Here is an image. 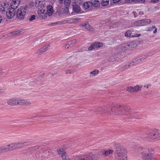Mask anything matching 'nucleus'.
Here are the masks:
<instances>
[{"instance_id":"f257e3e1","label":"nucleus","mask_w":160,"mask_h":160,"mask_svg":"<svg viewBox=\"0 0 160 160\" xmlns=\"http://www.w3.org/2000/svg\"><path fill=\"white\" fill-rule=\"evenodd\" d=\"M114 152L113 150L108 149L106 150H101L93 152L92 153L82 156L79 157L78 160H94L99 159L101 157L104 156H108Z\"/></svg>"},{"instance_id":"f03ea898","label":"nucleus","mask_w":160,"mask_h":160,"mask_svg":"<svg viewBox=\"0 0 160 160\" xmlns=\"http://www.w3.org/2000/svg\"><path fill=\"white\" fill-rule=\"evenodd\" d=\"M135 150L136 152L141 153L143 160H157L152 155L153 151L147 146L137 147L135 148Z\"/></svg>"},{"instance_id":"7ed1b4c3","label":"nucleus","mask_w":160,"mask_h":160,"mask_svg":"<svg viewBox=\"0 0 160 160\" xmlns=\"http://www.w3.org/2000/svg\"><path fill=\"white\" fill-rule=\"evenodd\" d=\"M114 149L115 154L118 156L119 160L127 159V151L123 146L120 144H116Z\"/></svg>"},{"instance_id":"20e7f679","label":"nucleus","mask_w":160,"mask_h":160,"mask_svg":"<svg viewBox=\"0 0 160 160\" xmlns=\"http://www.w3.org/2000/svg\"><path fill=\"white\" fill-rule=\"evenodd\" d=\"M21 0H12V6L9 8L6 12V15L8 19H11L15 15L16 11L15 9L17 8L20 3Z\"/></svg>"},{"instance_id":"39448f33","label":"nucleus","mask_w":160,"mask_h":160,"mask_svg":"<svg viewBox=\"0 0 160 160\" xmlns=\"http://www.w3.org/2000/svg\"><path fill=\"white\" fill-rule=\"evenodd\" d=\"M8 104L10 106L28 105L31 104V102L27 100H23L21 98H13L10 99L7 101Z\"/></svg>"},{"instance_id":"423d86ee","label":"nucleus","mask_w":160,"mask_h":160,"mask_svg":"<svg viewBox=\"0 0 160 160\" xmlns=\"http://www.w3.org/2000/svg\"><path fill=\"white\" fill-rule=\"evenodd\" d=\"M146 140L154 141L160 139V133L156 129L151 130L144 135Z\"/></svg>"},{"instance_id":"0eeeda50","label":"nucleus","mask_w":160,"mask_h":160,"mask_svg":"<svg viewBox=\"0 0 160 160\" xmlns=\"http://www.w3.org/2000/svg\"><path fill=\"white\" fill-rule=\"evenodd\" d=\"M26 142H19L17 143H13L9 144L7 145L8 146V151H11L15 149L19 148L25 145Z\"/></svg>"},{"instance_id":"6e6552de","label":"nucleus","mask_w":160,"mask_h":160,"mask_svg":"<svg viewBox=\"0 0 160 160\" xmlns=\"http://www.w3.org/2000/svg\"><path fill=\"white\" fill-rule=\"evenodd\" d=\"M136 43L134 41H132L128 44L122 45L120 48L123 51L129 50L136 46Z\"/></svg>"},{"instance_id":"1a4fd4ad","label":"nucleus","mask_w":160,"mask_h":160,"mask_svg":"<svg viewBox=\"0 0 160 160\" xmlns=\"http://www.w3.org/2000/svg\"><path fill=\"white\" fill-rule=\"evenodd\" d=\"M26 13L25 9L20 8L17 10V16L18 19L22 20L24 18Z\"/></svg>"},{"instance_id":"9d476101","label":"nucleus","mask_w":160,"mask_h":160,"mask_svg":"<svg viewBox=\"0 0 160 160\" xmlns=\"http://www.w3.org/2000/svg\"><path fill=\"white\" fill-rule=\"evenodd\" d=\"M123 106L117 105L113 107V115L122 114Z\"/></svg>"},{"instance_id":"9b49d317","label":"nucleus","mask_w":160,"mask_h":160,"mask_svg":"<svg viewBox=\"0 0 160 160\" xmlns=\"http://www.w3.org/2000/svg\"><path fill=\"white\" fill-rule=\"evenodd\" d=\"M151 22V20L150 19H142L135 22V24L137 26H140L147 25L149 24Z\"/></svg>"},{"instance_id":"f8f14e48","label":"nucleus","mask_w":160,"mask_h":160,"mask_svg":"<svg viewBox=\"0 0 160 160\" xmlns=\"http://www.w3.org/2000/svg\"><path fill=\"white\" fill-rule=\"evenodd\" d=\"M65 149L63 148H60L57 150V152L59 155H61V157L63 160H68L70 159L69 157L66 156L67 155L64 151Z\"/></svg>"},{"instance_id":"ddd939ff","label":"nucleus","mask_w":160,"mask_h":160,"mask_svg":"<svg viewBox=\"0 0 160 160\" xmlns=\"http://www.w3.org/2000/svg\"><path fill=\"white\" fill-rule=\"evenodd\" d=\"M72 9L74 12L77 13H80L83 12L81 10L80 6L76 3H72Z\"/></svg>"},{"instance_id":"4468645a","label":"nucleus","mask_w":160,"mask_h":160,"mask_svg":"<svg viewBox=\"0 0 160 160\" xmlns=\"http://www.w3.org/2000/svg\"><path fill=\"white\" fill-rule=\"evenodd\" d=\"M113 107L111 108L110 107H105L104 108V110L103 111V113L107 114H113Z\"/></svg>"},{"instance_id":"2eb2a0df","label":"nucleus","mask_w":160,"mask_h":160,"mask_svg":"<svg viewBox=\"0 0 160 160\" xmlns=\"http://www.w3.org/2000/svg\"><path fill=\"white\" fill-rule=\"evenodd\" d=\"M47 14L50 16H51L53 12V7L50 5H48L47 6Z\"/></svg>"},{"instance_id":"dca6fc26","label":"nucleus","mask_w":160,"mask_h":160,"mask_svg":"<svg viewBox=\"0 0 160 160\" xmlns=\"http://www.w3.org/2000/svg\"><path fill=\"white\" fill-rule=\"evenodd\" d=\"M76 42L77 41L75 39L68 42L66 44L65 48H68L69 47L73 46L76 44Z\"/></svg>"},{"instance_id":"f3484780","label":"nucleus","mask_w":160,"mask_h":160,"mask_svg":"<svg viewBox=\"0 0 160 160\" xmlns=\"http://www.w3.org/2000/svg\"><path fill=\"white\" fill-rule=\"evenodd\" d=\"M8 146L7 145H6L0 147V154L8 151Z\"/></svg>"},{"instance_id":"a211bd4d","label":"nucleus","mask_w":160,"mask_h":160,"mask_svg":"<svg viewBox=\"0 0 160 160\" xmlns=\"http://www.w3.org/2000/svg\"><path fill=\"white\" fill-rule=\"evenodd\" d=\"M142 58H141L140 57L137 58L133 60L132 62V66L134 65L135 64H137L138 63H140L142 61Z\"/></svg>"},{"instance_id":"6ab92c4d","label":"nucleus","mask_w":160,"mask_h":160,"mask_svg":"<svg viewBox=\"0 0 160 160\" xmlns=\"http://www.w3.org/2000/svg\"><path fill=\"white\" fill-rule=\"evenodd\" d=\"M92 3L91 2H85L83 3L82 6L85 9H88L90 7V6H91Z\"/></svg>"},{"instance_id":"aec40b11","label":"nucleus","mask_w":160,"mask_h":160,"mask_svg":"<svg viewBox=\"0 0 160 160\" xmlns=\"http://www.w3.org/2000/svg\"><path fill=\"white\" fill-rule=\"evenodd\" d=\"M154 30L153 33H156L157 32V28L156 27L155 25H153L151 27H150L148 28V31H152Z\"/></svg>"},{"instance_id":"412c9836","label":"nucleus","mask_w":160,"mask_h":160,"mask_svg":"<svg viewBox=\"0 0 160 160\" xmlns=\"http://www.w3.org/2000/svg\"><path fill=\"white\" fill-rule=\"evenodd\" d=\"M104 110V108H103L101 107H98L95 110V112L97 113H99L100 114H104L103 111Z\"/></svg>"},{"instance_id":"4be33fe9","label":"nucleus","mask_w":160,"mask_h":160,"mask_svg":"<svg viewBox=\"0 0 160 160\" xmlns=\"http://www.w3.org/2000/svg\"><path fill=\"white\" fill-rule=\"evenodd\" d=\"M94 45V47L95 49L98 48H99L101 47L102 45V43L95 42L93 43Z\"/></svg>"},{"instance_id":"5701e85b","label":"nucleus","mask_w":160,"mask_h":160,"mask_svg":"<svg viewBox=\"0 0 160 160\" xmlns=\"http://www.w3.org/2000/svg\"><path fill=\"white\" fill-rule=\"evenodd\" d=\"M21 32L22 31L21 30H19L13 32L11 33V34L12 35L18 36L20 35L21 34Z\"/></svg>"},{"instance_id":"b1692460","label":"nucleus","mask_w":160,"mask_h":160,"mask_svg":"<svg viewBox=\"0 0 160 160\" xmlns=\"http://www.w3.org/2000/svg\"><path fill=\"white\" fill-rule=\"evenodd\" d=\"M132 63H130L128 65H125V64H122V65L121 66V69H124L126 68H127L128 67H132Z\"/></svg>"},{"instance_id":"393cba45","label":"nucleus","mask_w":160,"mask_h":160,"mask_svg":"<svg viewBox=\"0 0 160 160\" xmlns=\"http://www.w3.org/2000/svg\"><path fill=\"white\" fill-rule=\"evenodd\" d=\"M109 2V0H102L101 2V4L102 6H105L108 4Z\"/></svg>"},{"instance_id":"a878e982","label":"nucleus","mask_w":160,"mask_h":160,"mask_svg":"<svg viewBox=\"0 0 160 160\" xmlns=\"http://www.w3.org/2000/svg\"><path fill=\"white\" fill-rule=\"evenodd\" d=\"M71 0H64V4L65 6L69 7L71 3Z\"/></svg>"},{"instance_id":"bb28decb","label":"nucleus","mask_w":160,"mask_h":160,"mask_svg":"<svg viewBox=\"0 0 160 160\" xmlns=\"http://www.w3.org/2000/svg\"><path fill=\"white\" fill-rule=\"evenodd\" d=\"M83 26L86 29L90 30L92 28L91 26L88 23H84L83 24Z\"/></svg>"},{"instance_id":"cd10ccee","label":"nucleus","mask_w":160,"mask_h":160,"mask_svg":"<svg viewBox=\"0 0 160 160\" xmlns=\"http://www.w3.org/2000/svg\"><path fill=\"white\" fill-rule=\"evenodd\" d=\"M99 71L97 69L93 71L90 72V73L92 76H95L98 73Z\"/></svg>"},{"instance_id":"c85d7f7f","label":"nucleus","mask_w":160,"mask_h":160,"mask_svg":"<svg viewBox=\"0 0 160 160\" xmlns=\"http://www.w3.org/2000/svg\"><path fill=\"white\" fill-rule=\"evenodd\" d=\"M123 111H125L126 112H130L131 111V108H129L128 107L125 106H123Z\"/></svg>"},{"instance_id":"c756f323","label":"nucleus","mask_w":160,"mask_h":160,"mask_svg":"<svg viewBox=\"0 0 160 160\" xmlns=\"http://www.w3.org/2000/svg\"><path fill=\"white\" fill-rule=\"evenodd\" d=\"M39 158V156L38 155H35L32 156L31 158V159H34V160H37Z\"/></svg>"},{"instance_id":"7c9ffc66","label":"nucleus","mask_w":160,"mask_h":160,"mask_svg":"<svg viewBox=\"0 0 160 160\" xmlns=\"http://www.w3.org/2000/svg\"><path fill=\"white\" fill-rule=\"evenodd\" d=\"M141 87L139 86L138 85H136L134 87V91L137 92L141 90Z\"/></svg>"},{"instance_id":"2f4dec72","label":"nucleus","mask_w":160,"mask_h":160,"mask_svg":"<svg viewBox=\"0 0 160 160\" xmlns=\"http://www.w3.org/2000/svg\"><path fill=\"white\" fill-rule=\"evenodd\" d=\"M36 16L34 15H33L31 16V17L29 19V20L30 22L32 21L33 20H36Z\"/></svg>"},{"instance_id":"473e14b6","label":"nucleus","mask_w":160,"mask_h":160,"mask_svg":"<svg viewBox=\"0 0 160 160\" xmlns=\"http://www.w3.org/2000/svg\"><path fill=\"white\" fill-rule=\"evenodd\" d=\"M94 6L95 7H98L100 5L99 1L98 0H95L94 1Z\"/></svg>"},{"instance_id":"72a5a7b5","label":"nucleus","mask_w":160,"mask_h":160,"mask_svg":"<svg viewBox=\"0 0 160 160\" xmlns=\"http://www.w3.org/2000/svg\"><path fill=\"white\" fill-rule=\"evenodd\" d=\"M127 91L129 92H131L134 91V88H133L132 87H130L127 89Z\"/></svg>"},{"instance_id":"f704fd0d","label":"nucleus","mask_w":160,"mask_h":160,"mask_svg":"<svg viewBox=\"0 0 160 160\" xmlns=\"http://www.w3.org/2000/svg\"><path fill=\"white\" fill-rule=\"evenodd\" d=\"M131 34V32L129 30L127 31L125 33V35L127 37H130V35Z\"/></svg>"},{"instance_id":"c9c22d12","label":"nucleus","mask_w":160,"mask_h":160,"mask_svg":"<svg viewBox=\"0 0 160 160\" xmlns=\"http://www.w3.org/2000/svg\"><path fill=\"white\" fill-rule=\"evenodd\" d=\"M83 2V0H75V2L73 3H76L77 4H80L82 3Z\"/></svg>"},{"instance_id":"e433bc0d","label":"nucleus","mask_w":160,"mask_h":160,"mask_svg":"<svg viewBox=\"0 0 160 160\" xmlns=\"http://www.w3.org/2000/svg\"><path fill=\"white\" fill-rule=\"evenodd\" d=\"M48 46H49V45H48V46H45L43 47L42 48H41L42 51V52L46 51L48 49Z\"/></svg>"},{"instance_id":"4c0bfd02","label":"nucleus","mask_w":160,"mask_h":160,"mask_svg":"<svg viewBox=\"0 0 160 160\" xmlns=\"http://www.w3.org/2000/svg\"><path fill=\"white\" fill-rule=\"evenodd\" d=\"M63 12L66 14L68 13V7H66L65 8H63Z\"/></svg>"},{"instance_id":"58836bf2","label":"nucleus","mask_w":160,"mask_h":160,"mask_svg":"<svg viewBox=\"0 0 160 160\" xmlns=\"http://www.w3.org/2000/svg\"><path fill=\"white\" fill-rule=\"evenodd\" d=\"M93 49H95L94 47V45L92 43V45H91L88 48V50H92Z\"/></svg>"},{"instance_id":"ea45409f","label":"nucleus","mask_w":160,"mask_h":160,"mask_svg":"<svg viewBox=\"0 0 160 160\" xmlns=\"http://www.w3.org/2000/svg\"><path fill=\"white\" fill-rule=\"evenodd\" d=\"M74 72V71L72 70H68L66 71V74H68V73H72Z\"/></svg>"},{"instance_id":"a19ab883","label":"nucleus","mask_w":160,"mask_h":160,"mask_svg":"<svg viewBox=\"0 0 160 160\" xmlns=\"http://www.w3.org/2000/svg\"><path fill=\"white\" fill-rule=\"evenodd\" d=\"M113 1V2L114 3H118L120 4L121 2H120L119 3L120 1H121V0H112Z\"/></svg>"},{"instance_id":"79ce46f5","label":"nucleus","mask_w":160,"mask_h":160,"mask_svg":"<svg viewBox=\"0 0 160 160\" xmlns=\"http://www.w3.org/2000/svg\"><path fill=\"white\" fill-rule=\"evenodd\" d=\"M80 19L78 18H75L73 19H72V22H77V21L78 20H80Z\"/></svg>"},{"instance_id":"37998d69","label":"nucleus","mask_w":160,"mask_h":160,"mask_svg":"<svg viewBox=\"0 0 160 160\" xmlns=\"http://www.w3.org/2000/svg\"><path fill=\"white\" fill-rule=\"evenodd\" d=\"M52 25H57V24H59L60 25L61 24V21H60L59 22H56L53 23H52Z\"/></svg>"},{"instance_id":"c03bdc74","label":"nucleus","mask_w":160,"mask_h":160,"mask_svg":"<svg viewBox=\"0 0 160 160\" xmlns=\"http://www.w3.org/2000/svg\"><path fill=\"white\" fill-rule=\"evenodd\" d=\"M41 52H42V51L41 48H40L37 51V53L40 54Z\"/></svg>"},{"instance_id":"a18cd8bd","label":"nucleus","mask_w":160,"mask_h":160,"mask_svg":"<svg viewBox=\"0 0 160 160\" xmlns=\"http://www.w3.org/2000/svg\"><path fill=\"white\" fill-rule=\"evenodd\" d=\"M140 34H137L131 36V37H139V36H140Z\"/></svg>"},{"instance_id":"49530a36","label":"nucleus","mask_w":160,"mask_h":160,"mask_svg":"<svg viewBox=\"0 0 160 160\" xmlns=\"http://www.w3.org/2000/svg\"><path fill=\"white\" fill-rule=\"evenodd\" d=\"M68 22V21L67 20H63V21H61V24H65Z\"/></svg>"},{"instance_id":"de8ad7c7","label":"nucleus","mask_w":160,"mask_h":160,"mask_svg":"<svg viewBox=\"0 0 160 160\" xmlns=\"http://www.w3.org/2000/svg\"><path fill=\"white\" fill-rule=\"evenodd\" d=\"M147 57V56H143L140 57L142 59V60H144V59H145V58H146Z\"/></svg>"},{"instance_id":"09e8293b","label":"nucleus","mask_w":160,"mask_h":160,"mask_svg":"<svg viewBox=\"0 0 160 160\" xmlns=\"http://www.w3.org/2000/svg\"><path fill=\"white\" fill-rule=\"evenodd\" d=\"M151 86V85L150 84H148V85H145L144 87V88H145V87H146V88L148 89L149 88V87H150Z\"/></svg>"},{"instance_id":"8fccbe9b","label":"nucleus","mask_w":160,"mask_h":160,"mask_svg":"<svg viewBox=\"0 0 160 160\" xmlns=\"http://www.w3.org/2000/svg\"><path fill=\"white\" fill-rule=\"evenodd\" d=\"M4 73V72L2 70H0V75H3Z\"/></svg>"},{"instance_id":"3c124183","label":"nucleus","mask_w":160,"mask_h":160,"mask_svg":"<svg viewBox=\"0 0 160 160\" xmlns=\"http://www.w3.org/2000/svg\"><path fill=\"white\" fill-rule=\"evenodd\" d=\"M35 148H36L35 147H31L30 148H29V149L30 150H32L33 149H35Z\"/></svg>"},{"instance_id":"603ef678","label":"nucleus","mask_w":160,"mask_h":160,"mask_svg":"<svg viewBox=\"0 0 160 160\" xmlns=\"http://www.w3.org/2000/svg\"><path fill=\"white\" fill-rule=\"evenodd\" d=\"M153 2H157L159 1V0H151Z\"/></svg>"},{"instance_id":"864d4df0","label":"nucleus","mask_w":160,"mask_h":160,"mask_svg":"<svg viewBox=\"0 0 160 160\" xmlns=\"http://www.w3.org/2000/svg\"><path fill=\"white\" fill-rule=\"evenodd\" d=\"M44 74L42 73L41 74V75L39 77V78L40 79H41L44 76Z\"/></svg>"},{"instance_id":"5fc2aeb1","label":"nucleus","mask_w":160,"mask_h":160,"mask_svg":"<svg viewBox=\"0 0 160 160\" xmlns=\"http://www.w3.org/2000/svg\"><path fill=\"white\" fill-rule=\"evenodd\" d=\"M2 17L0 15V23H1L2 22Z\"/></svg>"},{"instance_id":"6e6d98bb","label":"nucleus","mask_w":160,"mask_h":160,"mask_svg":"<svg viewBox=\"0 0 160 160\" xmlns=\"http://www.w3.org/2000/svg\"><path fill=\"white\" fill-rule=\"evenodd\" d=\"M38 117V115L36 114L34 116H32V118H36Z\"/></svg>"},{"instance_id":"4d7b16f0","label":"nucleus","mask_w":160,"mask_h":160,"mask_svg":"<svg viewBox=\"0 0 160 160\" xmlns=\"http://www.w3.org/2000/svg\"><path fill=\"white\" fill-rule=\"evenodd\" d=\"M59 3L62 4L63 3V0H59Z\"/></svg>"},{"instance_id":"13d9d810","label":"nucleus","mask_w":160,"mask_h":160,"mask_svg":"<svg viewBox=\"0 0 160 160\" xmlns=\"http://www.w3.org/2000/svg\"><path fill=\"white\" fill-rule=\"evenodd\" d=\"M27 8V7L26 6V7H25L24 8H24V9H25V11H26Z\"/></svg>"},{"instance_id":"bf43d9fd","label":"nucleus","mask_w":160,"mask_h":160,"mask_svg":"<svg viewBox=\"0 0 160 160\" xmlns=\"http://www.w3.org/2000/svg\"><path fill=\"white\" fill-rule=\"evenodd\" d=\"M38 3H39V5H41V1H38Z\"/></svg>"},{"instance_id":"052dcab7","label":"nucleus","mask_w":160,"mask_h":160,"mask_svg":"<svg viewBox=\"0 0 160 160\" xmlns=\"http://www.w3.org/2000/svg\"><path fill=\"white\" fill-rule=\"evenodd\" d=\"M2 8H3V10L2 11V12L3 13V12H5V11L4 10V8L3 7H2ZM4 9H5V8H4Z\"/></svg>"},{"instance_id":"680f3d73","label":"nucleus","mask_w":160,"mask_h":160,"mask_svg":"<svg viewBox=\"0 0 160 160\" xmlns=\"http://www.w3.org/2000/svg\"><path fill=\"white\" fill-rule=\"evenodd\" d=\"M2 91L1 90H0V93H2Z\"/></svg>"}]
</instances>
